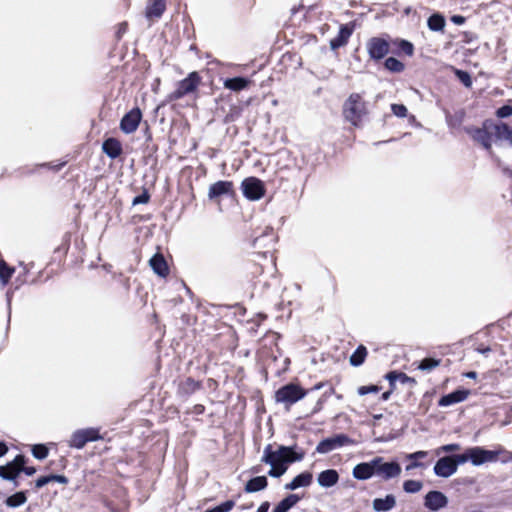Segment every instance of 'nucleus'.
I'll return each instance as SVG.
<instances>
[{
    "instance_id": "32",
    "label": "nucleus",
    "mask_w": 512,
    "mask_h": 512,
    "mask_svg": "<svg viewBox=\"0 0 512 512\" xmlns=\"http://www.w3.org/2000/svg\"><path fill=\"white\" fill-rule=\"evenodd\" d=\"M200 388V383L192 378H186L179 384V391L182 394H191Z\"/></svg>"
},
{
    "instance_id": "21",
    "label": "nucleus",
    "mask_w": 512,
    "mask_h": 512,
    "mask_svg": "<svg viewBox=\"0 0 512 512\" xmlns=\"http://www.w3.org/2000/svg\"><path fill=\"white\" fill-rule=\"evenodd\" d=\"M495 140L507 141L512 145V128L505 123H498L491 126Z\"/></svg>"
},
{
    "instance_id": "35",
    "label": "nucleus",
    "mask_w": 512,
    "mask_h": 512,
    "mask_svg": "<svg viewBox=\"0 0 512 512\" xmlns=\"http://www.w3.org/2000/svg\"><path fill=\"white\" fill-rule=\"evenodd\" d=\"M445 26V19L439 14H433L428 18V27L432 31H441Z\"/></svg>"
},
{
    "instance_id": "39",
    "label": "nucleus",
    "mask_w": 512,
    "mask_h": 512,
    "mask_svg": "<svg viewBox=\"0 0 512 512\" xmlns=\"http://www.w3.org/2000/svg\"><path fill=\"white\" fill-rule=\"evenodd\" d=\"M271 469L268 472V475L271 477H280L287 470V466L285 462H279L275 464H270Z\"/></svg>"
},
{
    "instance_id": "15",
    "label": "nucleus",
    "mask_w": 512,
    "mask_h": 512,
    "mask_svg": "<svg viewBox=\"0 0 512 512\" xmlns=\"http://www.w3.org/2000/svg\"><path fill=\"white\" fill-rule=\"evenodd\" d=\"M447 503V497L440 491H430L425 496L424 505L432 511L445 507Z\"/></svg>"
},
{
    "instance_id": "36",
    "label": "nucleus",
    "mask_w": 512,
    "mask_h": 512,
    "mask_svg": "<svg viewBox=\"0 0 512 512\" xmlns=\"http://www.w3.org/2000/svg\"><path fill=\"white\" fill-rule=\"evenodd\" d=\"M31 453L36 459L43 460L48 456L49 448L45 444H34L31 447Z\"/></svg>"
},
{
    "instance_id": "44",
    "label": "nucleus",
    "mask_w": 512,
    "mask_h": 512,
    "mask_svg": "<svg viewBox=\"0 0 512 512\" xmlns=\"http://www.w3.org/2000/svg\"><path fill=\"white\" fill-rule=\"evenodd\" d=\"M456 75L458 79L466 86L470 87L472 85L471 76L469 73L462 71V70H456Z\"/></svg>"
},
{
    "instance_id": "48",
    "label": "nucleus",
    "mask_w": 512,
    "mask_h": 512,
    "mask_svg": "<svg viewBox=\"0 0 512 512\" xmlns=\"http://www.w3.org/2000/svg\"><path fill=\"white\" fill-rule=\"evenodd\" d=\"M380 388L377 385L361 386L358 388L360 395H366L368 393H378Z\"/></svg>"
},
{
    "instance_id": "42",
    "label": "nucleus",
    "mask_w": 512,
    "mask_h": 512,
    "mask_svg": "<svg viewBox=\"0 0 512 512\" xmlns=\"http://www.w3.org/2000/svg\"><path fill=\"white\" fill-rule=\"evenodd\" d=\"M235 506V502L233 500H227L223 503H221L220 505L212 508V509H209L205 512H229L231 511Z\"/></svg>"
},
{
    "instance_id": "47",
    "label": "nucleus",
    "mask_w": 512,
    "mask_h": 512,
    "mask_svg": "<svg viewBox=\"0 0 512 512\" xmlns=\"http://www.w3.org/2000/svg\"><path fill=\"white\" fill-rule=\"evenodd\" d=\"M399 48L401 51H403L408 56H411L414 52V47H413L412 43H410L406 40L400 41Z\"/></svg>"
},
{
    "instance_id": "55",
    "label": "nucleus",
    "mask_w": 512,
    "mask_h": 512,
    "mask_svg": "<svg viewBox=\"0 0 512 512\" xmlns=\"http://www.w3.org/2000/svg\"><path fill=\"white\" fill-rule=\"evenodd\" d=\"M8 452V446L5 442H0V457L4 456Z\"/></svg>"
},
{
    "instance_id": "54",
    "label": "nucleus",
    "mask_w": 512,
    "mask_h": 512,
    "mask_svg": "<svg viewBox=\"0 0 512 512\" xmlns=\"http://www.w3.org/2000/svg\"><path fill=\"white\" fill-rule=\"evenodd\" d=\"M270 504L268 501L263 502L257 509V512H268Z\"/></svg>"
},
{
    "instance_id": "52",
    "label": "nucleus",
    "mask_w": 512,
    "mask_h": 512,
    "mask_svg": "<svg viewBox=\"0 0 512 512\" xmlns=\"http://www.w3.org/2000/svg\"><path fill=\"white\" fill-rule=\"evenodd\" d=\"M52 482H58L61 484H67L68 478L65 475L51 474Z\"/></svg>"
},
{
    "instance_id": "29",
    "label": "nucleus",
    "mask_w": 512,
    "mask_h": 512,
    "mask_svg": "<svg viewBox=\"0 0 512 512\" xmlns=\"http://www.w3.org/2000/svg\"><path fill=\"white\" fill-rule=\"evenodd\" d=\"M165 10L164 0H154L153 3L147 7L146 16L148 18H159Z\"/></svg>"
},
{
    "instance_id": "16",
    "label": "nucleus",
    "mask_w": 512,
    "mask_h": 512,
    "mask_svg": "<svg viewBox=\"0 0 512 512\" xmlns=\"http://www.w3.org/2000/svg\"><path fill=\"white\" fill-rule=\"evenodd\" d=\"M285 452H290V447L281 446L277 451L272 450V446L268 445L264 449V455L262 462L267 464H275L279 462H285Z\"/></svg>"
},
{
    "instance_id": "58",
    "label": "nucleus",
    "mask_w": 512,
    "mask_h": 512,
    "mask_svg": "<svg viewBox=\"0 0 512 512\" xmlns=\"http://www.w3.org/2000/svg\"><path fill=\"white\" fill-rule=\"evenodd\" d=\"M391 392L390 391H387V392H384L382 395H381V398L383 400H387L390 396Z\"/></svg>"
},
{
    "instance_id": "61",
    "label": "nucleus",
    "mask_w": 512,
    "mask_h": 512,
    "mask_svg": "<svg viewBox=\"0 0 512 512\" xmlns=\"http://www.w3.org/2000/svg\"><path fill=\"white\" fill-rule=\"evenodd\" d=\"M125 29H126V23L121 24L120 29H119V33L125 32Z\"/></svg>"
},
{
    "instance_id": "40",
    "label": "nucleus",
    "mask_w": 512,
    "mask_h": 512,
    "mask_svg": "<svg viewBox=\"0 0 512 512\" xmlns=\"http://www.w3.org/2000/svg\"><path fill=\"white\" fill-rule=\"evenodd\" d=\"M440 364L439 360L433 358H425L418 365V369L423 371H430L433 368H436Z\"/></svg>"
},
{
    "instance_id": "43",
    "label": "nucleus",
    "mask_w": 512,
    "mask_h": 512,
    "mask_svg": "<svg viewBox=\"0 0 512 512\" xmlns=\"http://www.w3.org/2000/svg\"><path fill=\"white\" fill-rule=\"evenodd\" d=\"M391 110L394 115H396L397 117H402V118L406 117L407 112H408L406 106H404L403 104H392Z\"/></svg>"
},
{
    "instance_id": "62",
    "label": "nucleus",
    "mask_w": 512,
    "mask_h": 512,
    "mask_svg": "<svg viewBox=\"0 0 512 512\" xmlns=\"http://www.w3.org/2000/svg\"><path fill=\"white\" fill-rule=\"evenodd\" d=\"M508 423H509V421H503L501 425H502V426H505V425H507Z\"/></svg>"
},
{
    "instance_id": "33",
    "label": "nucleus",
    "mask_w": 512,
    "mask_h": 512,
    "mask_svg": "<svg viewBox=\"0 0 512 512\" xmlns=\"http://www.w3.org/2000/svg\"><path fill=\"white\" fill-rule=\"evenodd\" d=\"M367 356V350L363 345H360L355 352L350 356V364L352 366H360Z\"/></svg>"
},
{
    "instance_id": "50",
    "label": "nucleus",
    "mask_w": 512,
    "mask_h": 512,
    "mask_svg": "<svg viewBox=\"0 0 512 512\" xmlns=\"http://www.w3.org/2000/svg\"><path fill=\"white\" fill-rule=\"evenodd\" d=\"M52 482L51 474L46 476H41L35 481V488L40 489L48 483Z\"/></svg>"
},
{
    "instance_id": "51",
    "label": "nucleus",
    "mask_w": 512,
    "mask_h": 512,
    "mask_svg": "<svg viewBox=\"0 0 512 512\" xmlns=\"http://www.w3.org/2000/svg\"><path fill=\"white\" fill-rule=\"evenodd\" d=\"M149 201V195L144 192L133 199V205L146 204Z\"/></svg>"
},
{
    "instance_id": "45",
    "label": "nucleus",
    "mask_w": 512,
    "mask_h": 512,
    "mask_svg": "<svg viewBox=\"0 0 512 512\" xmlns=\"http://www.w3.org/2000/svg\"><path fill=\"white\" fill-rule=\"evenodd\" d=\"M303 458V454L296 453L293 448L290 447V452H285V463H293Z\"/></svg>"
},
{
    "instance_id": "24",
    "label": "nucleus",
    "mask_w": 512,
    "mask_h": 512,
    "mask_svg": "<svg viewBox=\"0 0 512 512\" xmlns=\"http://www.w3.org/2000/svg\"><path fill=\"white\" fill-rule=\"evenodd\" d=\"M339 481V474L334 469H327L318 475V483L322 487H332Z\"/></svg>"
},
{
    "instance_id": "34",
    "label": "nucleus",
    "mask_w": 512,
    "mask_h": 512,
    "mask_svg": "<svg viewBox=\"0 0 512 512\" xmlns=\"http://www.w3.org/2000/svg\"><path fill=\"white\" fill-rule=\"evenodd\" d=\"M14 271V268L9 267L4 260L0 259V281L3 286L9 282Z\"/></svg>"
},
{
    "instance_id": "46",
    "label": "nucleus",
    "mask_w": 512,
    "mask_h": 512,
    "mask_svg": "<svg viewBox=\"0 0 512 512\" xmlns=\"http://www.w3.org/2000/svg\"><path fill=\"white\" fill-rule=\"evenodd\" d=\"M28 459L25 455H23V464L20 467V473H25L27 476H32L36 473V468L34 466H26Z\"/></svg>"
},
{
    "instance_id": "7",
    "label": "nucleus",
    "mask_w": 512,
    "mask_h": 512,
    "mask_svg": "<svg viewBox=\"0 0 512 512\" xmlns=\"http://www.w3.org/2000/svg\"><path fill=\"white\" fill-rule=\"evenodd\" d=\"M458 464H463L459 461V454L445 456L436 462L434 472L437 476L447 478L456 472Z\"/></svg>"
},
{
    "instance_id": "6",
    "label": "nucleus",
    "mask_w": 512,
    "mask_h": 512,
    "mask_svg": "<svg viewBox=\"0 0 512 512\" xmlns=\"http://www.w3.org/2000/svg\"><path fill=\"white\" fill-rule=\"evenodd\" d=\"M241 188L244 196L252 201L261 199L265 194L263 182L255 177L244 179Z\"/></svg>"
},
{
    "instance_id": "10",
    "label": "nucleus",
    "mask_w": 512,
    "mask_h": 512,
    "mask_svg": "<svg viewBox=\"0 0 512 512\" xmlns=\"http://www.w3.org/2000/svg\"><path fill=\"white\" fill-rule=\"evenodd\" d=\"M348 443H350L348 436L340 434L320 441L316 447V451L325 454Z\"/></svg>"
},
{
    "instance_id": "20",
    "label": "nucleus",
    "mask_w": 512,
    "mask_h": 512,
    "mask_svg": "<svg viewBox=\"0 0 512 512\" xmlns=\"http://www.w3.org/2000/svg\"><path fill=\"white\" fill-rule=\"evenodd\" d=\"M352 34V29H350L347 25H342L336 37L330 40V47L332 50H336L348 42L350 36Z\"/></svg>"
},
{
    "instance_id": "22",
    "label": "nucleus",
    "mask_w": 512,
    "mask_h": 512,
    "mask_svg": "<svg viewBox=\"0 0 512 512\" xmlns=\"http://www.w3.org/2000/svg\"><path fill=\"white\" fill-rule=\"evenodd\" d=\"M313 475L309 471H305L293 478V480L285 485L288 490H295L299 487H307L312 483Z\"/></svg>"
},
{
    "instance_id": "14",
    "label": "nucleus",
    "mask_w": 512,
    "mask_h": 512,
    "mask_svg": "<svg viewBox=\"0 0 512 512\" xmlns=\"http://www.w3.org/2000/svg\"><path fill=\"white\" fill-rule=\"evenodd\" d=\"M380 462V460H374V458L370 462H362L357 464L353 468V476L357 480H367L375 475V464Z\"/></svg>"
},
{
    "instance_id": "13",
    "label": "nucleus",
    "mask_w": 512,
    "mask_h": 512,
    "mask_svg": "<svg viewBox=\"0 0 512 512\" xmlns=\"http://www.w3.org/2000/svg\"><path fill=\"white\" fill-rule=\"evenodd\" d=\"M491 126H494V123L486 122L483 128H477L470 131L472 138L478 143H480L486 149L491 148V142L492 139L494 138Z\"/></svg>"
},
{
    "instance_id": "8",
    "label": "nucleus",
    "mask_w": 512,
    "mask_h": 512,
    "mask_svg": "<svg viewBox=\"0 0 512 512\" xmlns=\"http://www.w3.org/2000/svg\"><path fill=\"white\" fill-rule=\"evenodd\" d=\"M23 464V454H18L15 458L5 465L0 466V477L4 480L14 481V486H19L17 481L20 475V467Z\"/></svg>"
},
{
    "instance_id": "37",
    "label": "nucleus",
    "mask_w": 512,
    "mask_h": 512,
    "mask_svg": "<svg viewBox=\"0 0 512 512\" xmlns=\"http://www.w3.org/2000/svg\"><path fill=\"white\" fill-rule=\"evenodd\" d=\"M385 67L391 72H401L404 70V64L394 57L386 59Z\"/></svg>"
},
{
    "instance_id": "5",
    "label": "nucleus",
    "mask_w": 512,
    "mask_h": 512,
    "mask_svg": "<svg viewBox=\"0 0 512 512\" xmlns=\"http://www.w3.org/2000/svg\"><path fill=\"white\" fill-rule=\"evenodd\" d=\"M200 83L201 77L198 72L189 73L185 79L178 82L176 89L169 95V100H179L185 95L195 92Z\"/></svg>"
},
{
    "instance_id": "4",
    "label": "nucleus",
    "mask_w": 512,
    "mask_h": 512,
    "mask_svg": "<svg viewBox=\"0 0 512 512\" xmlns=\"http://www.w3.org/2000/svg\"><path fill=\"white\" fill-rule=\"evenodd\" d=\"M499 452L486 450L482 447H474L467 449L463 454H459L460 462L470 460L474 465H481L486 462H494L498 460Z\"/></svg>"
},
{
    "instance_id": "25",
    "label": "nucleus",
    "mask_w": 512,
    "mask_h": 512,
    "mask_svg": "<svg viewBox=\"0 0 512 512\" xmlns=\"http://www.w3.org/2000/svg\"><path fill=\"white\" fill-rule=\"evenodd\" d=\"M102 149L112 159L117 158L122 153V146L115 138L105 140Z\"/></svg>"
},
{
    "instance_id": "49",
    "label": "nucleus",
    "mask_w": 512,
    "mask_h": 512,
    "mask_svg": "<svg viewBox=\"0 0 512 512\" xmlns=\"http://www.w3.org/2000/svg\"><path fill=\"white\" fill-rule=\"evenodd\" d=\"M511 115H512V107L509 105L502 106L497 110V116L500 118L509 117Z\"/></svg>"
},
{
    "instance_id": "27",
    "label": "nucleus",
    "mask_w": 512,
    "mask_h": 512,
    "mask_svg": "<svg viewBox=\"0 0 512 512\" xmlns=\"http://www.w3.org/2000/svg\"><path fill=\"white\" fill-rule=\"evenodd\" d=\"M268 486V480L265 476H257L245 484L244 491L246 493H254L265 489Z\"/></svg>"
},
{
    "instance_id": "56",
    "label": "nucleus",
    "mask_w": 512,
    "mask_h": 512,
    "mask_svg": "<svg viewBox=\"0 0 512 512\" xmlns=\"http://www.w3.org/2000/svg\"><path fill=\"white\" fill-rule=\"evenodd\" d=\"M504 454H505V457H504V458H502V461H503V462H507V461L512 460V454H511V453H509V452H504Z\"/></svg>"
},
{
    "instance_id": "59",
    "label": "nucleus",
    "mask_w": 512,
    "mask_h": 512,
    "mask_svg": "<svg viewBox=\"0 0 512 512\" xmlns=\"http://www.w3.org/2000/svg\"><path fill=\"white\" fill-rule=\"evenodd\" d=\"M453 21L455 23H462L463 22V18L461 16H456L453 18Z\"/></svg>"
},
{
    "instance_id": "28",
    "label": "nucleus",
    "mask_w": 512,
    "mask_h": 512,
    "mask_svg": "<svg viewBox=\"0 0 512 512\" xmlns=\"http://www.w3.org/2000/svg\"><path fill=\"white\" fill-rule=\"evenodd\" d=\"M299 497L296 494H290L281 500L273 509L272 512H287L290 508H292L298 501Z\"/></svg>"
},
{
    "instance_id": "17",
    "label": "nucleus",
    "mask_w": 512,
    "mask_h": 512,
    "mask_svg": "<svg viewBox=\"0 0 512 512\" xmlns=\"http://www.w3.org/2000/svg\"><path fill=\"white\" fill-rule=\"evenodd\" d=\"M233 193V183L231 181H217L213 183L208 190V197L215 199L223 195Z\"/></svg>"
},
{
    "instance_id": "57",
    "label": "nucleus",
    "mask_w": 512,
    "mask_h": 512,
    "mask_svg": "<svg viewBox=\"0 0 512 512\" xmlns=\"http://www.w3.org/2000/svg\"><path fill=\"white\" fill-rule=\"evenodd\" d=\"M465 376L468 378L475 379L477 377V373L474 371H470V372L465 373Z\"/></svg>"
},
{
    "instance_id": "19",
    "label": "nucleus",
    "mask_w": 512,
    "mask_h": 512,
    "mask_svg": "<svg viewBox=\"0 0 512 512\" xmlns=\"http://www.w3.org/2000/svg\"><path fill=\"white\" fill-rule=\"evenodd\" d=\"M149 264L158 276L166 277L169 274V268L163 255L157 253L150 260Z\"/></svg>"
},
{
    "instance_id": "38",
    "label": "nucleus",
    "mask_w": 512,
    "mask_h": 512,
    "mask_svg": "<svg viewBox=\"0 0 512 512\" xmlns=\"http://www.w3.org/2000/svg\"><path fill=\"white\" fill-rule=\"evenodd\" d=\"M422 487V482L418 480H406L403 483V489L407 493H417L422 489Z\"/></svg>"
},
{
    "instance_id": "31",
    "label": "nucleus",
    "mask_w": 512,
    "mask_h": 512,
    "mask_svg": "<svg viewBox=\"0 0 512 512\" xmlns=\"http://www.w3.org/2000/svg\"><path fill=\"white\" fill-rule=\"evenodd\" d=\"M26 501H27L26 491H19L13 495L7 497L5 500V504L8 507L16 508V507H19V506H22L23 504H25Z\"/></svg>"
},
{
    "instance_id": "18",
    "label": "nucleus",
    "mask_w": 512,
    "mask_h": 512,
    "mask_svg": "<svg viewBox=\"0 0 512 512\" xmlns=\"http://www.w3.org/2000/svg\"><path fill=\"white\" fill-rule=\"evenodd\" d=\"M469 395V391L465 389L453 391L447 395H444L439 400L440 406H450L459 402L464 401Z\"/></svg>"
},
{
    "instance_id": "11",
    "label": "nucleus",
    "mask_w": 512,
    "mask_h": 512,
    "mask_svg": "<svg viewBox=\"0 0 512 512\" xmlns=\"http://www.w3.org/2000/svg\"><path fill=\"white\" fill-rule=\"evenodd\" d=\"M142 118V113L139 108H134L131 111H129L124 117L122 118L120 122V128L121 130L126 133L130 134L137 130L139 123Z\"/></svg>"
},
{
    "instance_id": "53",
    "label": "nucleus",
    "mask_w": 512,
    "mask_h": 512,
    "mask_svg": "<svg viewBox=\"0 0 512 512\" xmlns=\"http://www.w3.org/2000/svg\"><path fill=\"white\" fill-rule=\"evenodd\" d=\"M460 449V445L453 443V444H447L441 447V450L444 452H453L458 451Z\"/></svg>"
},
{
    "instance_id": "23",
    "label": "nucleus",
    "mask_w": 512,
    "mask_h": 512,
    "mask_svg": "<svg viewBox=\"0 0 512 512\" xmlns=\"http://www.w3.org/2000/svg\"><path fill=\"white\" fill-rule=\"evenodd\" d=\"M372 504L376 512H387L395 507L396 499L394 495L388 494L385 498H375Z\"/></svg>"
},
{
    "instance_id": "2",
    "label": "nucleus",
    "mask_w": 512,
    "mask_h": 512,
    "mask_svg": "<svg viewBox=\"0 0 512 512\" xmlns=\"http://www.w3.org/2000/svg\"><path fill=\"white\" fill-rule=\"evenodd\" d=\"M366 113V104L360 94H351L343 105L344 118L354 126L359 125Z\"/></svg>"
},
{
    "instance_id": "30",
    "label": "nucleus",
    "mask_w": 512,
    "mask_h": 512,
    "mask_svg": "<svg viewBox=\"0 0 512 512\" xmlns=\"http://www.w3.org/2000/svg\"><path fill=\"white\" fill-rule=\"evenodd\" d=\"M427 455L428 453L426 451H417L414 453L407 454L405 458L409 460L410 463L406 466V470L410 471L412 469L422 466L419 460L426 458Z\"/></svg>"
},
{
    "instance_id": "60",
    "label": "nucleus",
    "mask_w": 512,
    "mask_h": 512,
    "mask_svg": "<svg viewBox=\"0 0 512 512\" xmlns=\"http://www.w3.org/2000/svg\"><path fill=\"white\" fill-rule=\"evenodd\" d=\"M478 351L482 354H486L490 351V348L489 347H485V348H482V349H478Z\"/></svg>"
},
{
    "instance_id": "9",
    "label": "nucleus",
    "mask_w": 512,
    "mask_h": 512,
    "mask_svg": "<svg viewBox=\"0 0 512 512\" xmlns=\"http://www.w3.org/2000/svg\"><path fill=\"white\" fill-rule=\"evenodd\" d=\"M374 460H380L375 464V474L384 480L398 477L401 473V467L397 462H384L383 458L378 456Z\"/></svg>"
},
{
    "instance_id": "12",
    "label": "nucleus",
    "mask_w": 512,
    "mask_h": 512,
    "mask_svg": "<svg viewBox=\"0 0 512 512\" xmlns=\"http://www.w3.org/2000/svg\"><path fill=\"white\" fill-rule=\"evenodd\" d=\"M367 49L370 57L380 60L389 53V43L382 38H372L367 43Z\"/></svg>"
},
{
    "instance_id": "1",
    "label": "nucleus",
    "mask_w": 512,
    "mask_h": 512,
    "mask_svg": "<svg viewBox=\"0 0 512 512\" xmlns=\"http://www.w3.org/2000/svg\"><path fill=\"white\" fill-rule=\"evenodd\" d=\"M107 431L102 427H86L75 430L67 440V446L75 449H83L87 443L105 440Z\"/></svg>"
},
{
    "instance_id": "41",
    "label": "nucleus",
    "mask_w": 512,
    "mask_h": 512,
    "mask_svg": "<svg viewBox=\"0 0 512 512\" xmlns=\"http://www.w3.org/2000/svg\"><path fill=\"white\" fill-rule=\"evenodd\" d=\"M386 378L389 380L392 386L394 385V382L396 380H399L402 383H406L410 380V378L406 374L395 371L388 373Z\"/></svg>"
},
{
    "instance_id": "3",
    "label": "nucleus",
    "mask_w": 512,
    "mask_h": 512,
    "mask_svg": "<svg viewBox=\"0 0 512 512\" xmlns=\"http://www.w3.org/2000/svg\"><path fill=\"white\" fill-rule=\"evenodd\" d=\"M307 391L298 383H288L279 388L275 393V400L286 408L305 397Z\"/></svg>"
},
{
    "instance_id": "26",
    "label": "nucleus",
    "mask_w": 512,
    "mask_h": 512,
    "mask_svg": "<svg viewBox=\"0 0 512 512\" xmlns=\"http://www.w3.org/2000/svg\"><path fill=\"white\" fill-rule=\"evenodd\" d=\"M251 84V81L249 79L243 78V77H235V78H229L226 79L223 83L224 88L229 89L234 92H239L241 90H244L248 88V86Z\"/></svg>"
}]
</instances>
